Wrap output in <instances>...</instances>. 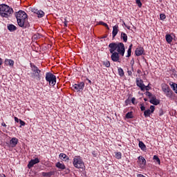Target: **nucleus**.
Instances as JSON below:
<instances>
[{
	"label": "nucleus",
	"mask_w": 177,
	"mask_h": 177,
	"mask_svg": "<svg viewBox=\"0 0 177 177\" xmlns=\"http://www.w3.org/2000/svg\"><path fill=\"white\" fill-rule=\"evenodd\" d=\"M149 102H150V103H151V104H154L155 106L160 104V101L158 100H157V97H156V95L152 96L150 98Z\"/></svg>",
	"instance_id": "2eb2a0df"
},
{
	"label": "nucleus",
	"mask_w": 177,
	"mask_h": 177,
	"mask_svg": "<svg viewBox=\"0 0 177 177\" xmlns=\"http://www.w3.org/2000/svg\"><path fill=\"white\" fill-rule=\"evenodd\" d=\"M118 74H119V75H120V77H124V70H123L122 68H119L118 70Z\"/></svg>",
	"instance_id": "c85d7f7f"
},
{
	"label": "nucleus",
	"mask_w": 177,
	"mask_h": 177,
	"mask_svg": "<svg viewBox=\"0 0 177 177\" xmlns=\"http://www.w3.org/2000/svg\"><path fill=\"white\" fill-rule=\"evenodd\" d=\"M46 81L48 82L50 86H55L56 85V76L50 73L46 74Z\"/></svg>",
	"instance_id": "7ed1b4c3"
},
{
	"label": "nucleus",
	"mask_w": 177,
	"mask_h": 177,
	"mask_svg": "<svg viewBox=\"0 0 177 177\" xmlns=\"http://www.w3.org/2000/svg\"><path fill=\"white\" fill-rule=\"evenodd\" d=\"M19 124H21L19 127H20V128H21V127H24V125H26V122H24L21 120H19Z\"/></svg>",
	"instance_id": "72a5a7b5"
},
{
	"label": "nucleus",
	"mask_w": 177,
	"mask_h": 177,
	"mask_svg": "<svg viewBox=\"0 0 177 177\" xmlns=\"http://www.w3.org/2000/svg\"><path fill=\"white\" fill-rule=\"evenodd\" d=\"M136 3L138 5V8H142V2L140 0H136Z\"/></svg>",
	"instance_id": "473e14b6"
},
{
	"label": "nucleus",
	"mask_w": 177,
	"mask_h": 177,
	"mask_svg": "<svg viewBox=\"0 0 177 177\" xmlns=\"http://www.w3.org/2000/svg\"><path fill=\"white\" fill-rule=\"evenodd\" d=\"M98 24H99L100 26H104V27H106V28H107V30H109V25H107V24L103 22V21H100V22L98 23Z\"/></svg>",
	"instance_id": "7c9ffc66"
},
{
	"label": "nucleus",
	"mask_w": 177,
	"mask_h": 177,
	"mask_svg": "<svg viewBox=\"0 0 177 177\" xmlns=\"http://www.w3.org/2000/svg\"><path fill=\"white\" fill-rule=\"evenodd\" d=\"M152 114L151 111H150V109L146 110L144 111V115L145 117L147 118V117H150V115Z\"/></svg>",
	"instance_id": "393cba45"
},
{
	"label": "nucleus",
	"mask_w": 177,
	"mask_h": 177,
	"mask_svg": "<svg viewBox=\"0 0 177 177\" xmlns=\"http://www.w3.org/2000/svg\"><path fill=\"white\" fill-rule=\"evenodd\" d=\"M165 39L167 42V44H171L172 41L174 40V37L169 34H167L165 35Z\"/></svg>",
	"instance_id": "412c9836"
},
{
	"label": "nucleus",
	"mask_w": 177,
	"mask_h": 177,
	"mask_svg": "<svg viewBox=\"0 0 177 177\" xmlns=\"http://www.w3.org/2000/svg\"><path fill=\"white\" fill-rule=\"evenodd\" d=\"M17 20H23L28 19L27 14L23 10H20L16 14Z\"/></svg>",
	"instance_id": "1a4fd4ad"
},
{
	"label": "nucleus",
	"mask_w": 177,
	"mask_h": 177,
	"mask_svg": "<svg viewBox=\"0 0 177 177\" xmlns=\"http://www.w3.org/2000/svg\"><path fill=\"white\" fill-rule=\"evenodd\" d=\"M55 167H57V168H59V169H61L62 171L66 169V165H64V164L63 163H61L60 162H57L55 164Z\"/></svg>",
	"instance_id": "a211bd4d"
},
{
	"label": "nucleus",
	"mask_w": 177,
	"mask_h": 177,
	"mask_svg": "<svg viewBox=\"0 0 177 177\" xmlns=\"http://www.w3.org/2000/svg\"><path fill=\"white\" fill-rule=\"evenodd\" d=\"M4 63L6 66H9L12 68L15 66V61H13L12 59H6Z\"/></svg>",
	"instance_id": "dca6fc26"
},
{
	"label": "nucleus",
	"mask_w": 177,
	"mask_h": 177,
	"mask_svg": "<svg viewBox=\"0 0 177 177\" xmlns=\"http://www.w3.org/2000/svg\"><path fill=\"white\" fill-rule=\"evenodd\" d=\"M12 13H13V8L6 4L0 5V16H1V17L8 19V17H10Z\"/></svg>",
	"instance_id": "f03ea898"
},
{
	"label": "nucleus",
	"mask_w": 177,
	"mask_h": 177,
	"mask_svg": "<svg viewBox=\"0 0 177 177\" xmlns=\"http://www.w3.org/2000/svg\"><path fill=\"white\" fill-rule=\"evenodd\" d=\"M132 46H133V45L131 44V45L129 46V49L132 50Z\"/></svg>",
	"instance_id": "8fccbe9b"
},
{
	"label": "nucleus",
	"mask_w": 177,
	"mask_h": 177,
	"mask_svg": "<svg viewBox=\"0 0 177 177\" xmlns=\"http://www.w3.org/2000/svg\"><path fill=\"white\" fill-rule=\"evenodd\" d=\"M143 53H145V48L142 47H138L136 49L135 54L136 56H142Z\"/></svg>",
	"instance_id": "4468645a"
},
{
	"label": "nucleus",
	"mask_w": 177,
	"mask_h": 177,
	"mask_svg": "<svg viewBox=\"0 0 177 177\" xmlns=\"http://www.w3.org/2000/svg\"><path fill=\"white\" fill-rule=\"evenodd\" d=\"M37 17H39V18H41V17H44V16H45V12H44V11H42V10H39L38 12H37Z\"/></svg>",
	"instance_id": "a878e982"
},
{
	"label": "nucleus",
	"mask_w": 177,
	"mask_h": 177,
	"mask_svg": "<svg viewBox=\"0 0 177 177\" xmlns=\"http://www.w3.org/2000/svg\"><path fill=\"white\" fill-rule=\"evenodd\" d=\"M115 157L117 160H121L122 158V153H121V152H115Z\"/></svg>",
	"instance_id": "b1692460"
},
{
	"label": "nucleus",
	"mask_w": 177,
	"mask_h": 177,
	"mask_svg": "<svg viewBox=\"0 0 177 177\" xmlns=\"http://www.w3.org/2000/svg\"><path fill=\"white\" fill-rule=\"evenodd\" d=\"M73 167L75 168H84L85 167V165L84 163V161L82 160V158H80V156H75L73 158Z\"/></svg>",
	"instance_id": "39448f33"
},
{
	"label": "nucleus",
	"mask_w": 177,
	"mask_h": 177,
	"mask_svg": "<svg viewBox=\"0 0 177 177\" xmlns=\"http://www.w3.org/2000/svg\"><path fill=\"white\" fill-rule=\"evenodd\" d=\"M149 85H150V84H148V86H145V91H149L150 90V88H149Z\"/></svg>",
	"instance_id": "37998d69"
},
{
	"label": "nucleus",
	"mask_w": 177,
	"mask_h": 177,
	"mask_svg": "<svg viewBox=\"0 0 177 177\" xmlns=\"http://www.w3.org/2000/svg\"><path fill=\"white\" fill-rule=\"evenodd\" d=\"M39 162V159H38V158L31 160L28 164V168L29 169H31V168H32V167H34L35 164H38Z\"/></svg>",
	"instance_id": "9b49d317"
},
{
	"label": "nucleus",
	"mask_w": 177,
	"mask_h": 177,
	"mask_svg": "<svg viewBox=\"0 0 177 177\" xmlns=\"http://www.w3.org/2000/svg\"><path fill=\"white\" fill-rule=\"evenodd\" d=\"M117 34H118V26L116 25L113 27V32H112L113 38H115Z\"/></svg>",
	"instance_id": "6ab92c4d"
},
{
	"label": "nucleus",
	"mask_w": 177,
	"mask_h": 177,
	"mask_svg": "<svg viewBox=\"0 0 177 177\" xmlns=\"http://www.w3.org/2000/svg\"><path fill=\"white\" fill-rule=\"evenodd\" d=\"M129 104V100H125V104H126V106H128Z\"/></svg>",
	"instance_id": "a18cd8bd"
},
{
	"label": "nucleus",
	"mask_w": 177,
	"mask_h": 177,
	"mask_svg": "<svg viewBox=\"0 0 177 177\" xmlns=\"http://www.w3.org/2000/svg\"><path fill=\"white\" fill-rule=\"evenodd\" d=\"M39 11V10H38L37 9H35V8L32 9V12H33V13H35L36 15H37Z\"/></svg>",
	"instance_id": "a19ab883"
},
{
	"label": "nucleus",
	"mask_w": 177,
	"mask_h": 177,
	"mask_svg": "<svg viewBox=\"0 0 177 177\" xmlns=\"http://www.w3.org/2000/svg\"><path fill=\"white\" fill-rule=\"evenodd\" d=\"M0 177H6V176L5 174H0Z\"/></svg>",
	"instance_id": "09e8293b"
},
{
	"label": "nucleus",
	"mask_w": 177,
	"mask_h": 177,
	"mask_svg": "<svg viewBox=\"0 0 177 177\" xmlns=\"http://www.w3.org/2000/svg\"><path fill=\"white\" fill-rule=\"evenodd\" d=\"M160 20H165L167 17L164 14H160Z\"/></svg>",
	"instance_id": "c9c22d12"
},
{
	"label": "nucleus",
	"mask_w": 177,
	"mask_h": 177,
	"mask_svg": "<svg viewBox=\"0 0 177 177\" xmlns=\"http://www.w3.org/2000/svg\"><path fill=\"white\" fill-rule=\"evenodd\" d=\"M162 92H164L165 95L167 97H172V95H174V91L171 90L169 85H167V84H162Z\"/></svg>",
	"instance_id": "423d86ee"
},
{
	"label": "nucleus",
	"mask_w": 177,
	"mask_h": 177,
	"mask_svg": "<svg viewBox=\"0 0 177 177\" xmlns=\"http://www.w3.org/2000/svg\"><path fill=\"white\" fill-rule=\"evenodd\" d=\"M14 118H15V122H20V120H19V118H17V117H15Z\"/></svg>",
	"instance_id": "c03bdc74"
},
{
	"label": "nucleus",
	"mask_w": 177,
	"mask_h": 177,
	"mask_svg": "<svg viewBox=\"0 0 177 177\" xmlns=\"http://www.w3.org/2000/svg\"><path fill=\"white\" fill-rule=\"evenodd\" d=\"M67 171H68V172H70V169H68Z\"/></svg>",
	"instance_id": "603ef678"
},
{
	"label": "nucleus",
	"mask_w": 177,
	"mask_h": 177,
	"mask_svg": "<svg viewBox=\"0 0 177 177\" xmlns=\"http://www.w3.org/2000/svg\"><path fill=\"white\" fill-rule=\"evenodd\" d=\"M73 88L75 92H81V91H84V88H85V83L84 82H78L77 84H75Z\"/></svg>",
	"instance_id": "0eeeda50"
},
{
	"label": "nucleus",
	"mask_w": 177,
	"mask_h": 177,
	"mask_svg": "<svg viewBox=\"0 0 177 177\" xmlns=\"http://www.w3.org/2000/svg\"><path fill=\"white\" fill-rule=\"evenodd\" d=\"M2 127H6V124L5 122L1 123Z\"/></svg>",
	"instance_id": "de8ad7c7"
},
{
	"label": "nucleus",
	"mask_w": 177,
	"mask_h": 177,
	"mask_svg": "<svg viewBox=\"0 0 177 177\" xmlns=\"http://www.w3.org/2000/svg\"><path fill=\"white\" fill-rule=\"evenodd\" d=\"M126 118H133V113L132 112H129L126 114Z\"/></svg>",
	"instance_id": "c756f323"
},
{
	"label": "nucleus",
	"mask_w": 177,
	"mask_h": 177,
	"mask_svg": "<svg viewBox=\"0 0 177 177\" xmlns=\"http://www.w3.org/2000/svg\"><path fill=\"white\" fill-rule=\"evenodd\" d=\"M153 160L155 162H156L159 165L161 164V160H160V158L157 155L153 156Z\"/></svg>",
	"instance_id": "bb28decb"
},
{
	"label": "nucleus",
	"mask_w": 177,
	"mask_h": 177,
	"mask_svg": "<svg viewBox=\"0 0 177 177\" xmlns=\"http://www.w3.org/2000/svg\"><path fill=\"white\" fill-rule=\"evenodd\" d=\"M140 110L141 111H145V110H146V107H145L144 104H141Z\"/></svg>",
	"instance_id": "58836bf2"
},
{
	"label": "nucleus",
	"mask_w": 177,
	"mask_h": 177,
	"mask_svg": "<svg viewBox=\"0 0 177 177\" xmlns=\"http://www.w3.org/2000/svg\"><path fill=\"white\" fill-rule=\"evenodd\" d=\"M109 52L111 53L112 62L120 63V55L124 56L125 54V46L122 43H111L109 45Z\"/></svg>",
	"instance_id": "f257e3e1"
},
{
	"label": "nucleus",
	"mask_w": 177,
	"mask_h": 177,
	"mask_svg": "<svg viewBox=\"0 0 177 177\" xmlns=\"http://www.w3.org/2000/svg\"><path fill=\"white\" fill-rule=\"evenodd\" d=\"M88 82H91V80H88Z\"/></svg>",
	"instance_id": "864d4df0"
},
{
	"label": "nucleus",
	"mask_w": 177,
	"mask_h": 177,
	"mask_svg": "<svg viewBox=\"0 0 177 177\" xmlns=\"http://www.w3.org/2000/svg\"><path fill=\"white\" fill-rule=\"evenodd\" d=\"M136 85H137V86H138V88H140V90L142 92H145V88H146V86L145 85V84H143V80H142L137 78L136 79Z\"/></svg>",
	"instance_id": "9d476101"
},
{
	"label": "nucleus",
	"mask_w": 177,
	"mask_h": 177,
	"mask_svg": "<svg viewBox=\"0 0 177 177\" xmlns=\"http://www.w3.org/2000/svg\"><path fill=\"white\" fill-rule=\"evenodd\" d=\"M2 63H3V61L2 60V58H0V66H2Z\"/></svg>",
	"instance_id": "49530a36"
},
{
	"label": "nucleus",
	"mask_w": 177,
	"mask_h": 177,
	"mask_svg": "<svg viewBox=\"0 0 177 177\" xmlns=\"http://www.w3.org/2000/svg\"><path fill=\"white\" fill-rule=\"evenodd\" d=\"M145 95H146V96H147V97H149L150 99H151V97H153V96H154V95H153V94H151V93H150V92H149V91H147V92L145 93Z\"/></svg>",
	"instance_id": "2f4dec72"
},
{
	"label": "nucleus",
	"mask_w": 177,
	"mask_h": 177,
	"mask_svg": "<svg viewBox=\"0 0 177 177\" xmlns=\"http://www.w3.org/2000/svg\"><path fill=\"white\" fill-rule=\"evenodd\" d=\"M131 53H132V50L129 48L128 50H127V57H130Z\"/></svg>",
	"instance_id": "e433bc0d"
},
{
	"label": "nucleus",
	"mask_w": 177,
	"mask_h": 177,
	"mask_svg": "<svg viewBox=\"0 0 177 177\" xmlns=\"http://www.w3.org/2000/svg\"><path fill=\"white\" fill-rule=\"evenodd\" d=\"M59 158L62 160V161H68V160H70V158H68L66 153H60Z\"/></svg>",
	"instance_id": "aec40b11"
},
{
	"label": "nucleus",
	"mask_w": 177,
	"mask_h": 177,
	"mask_svg": "<svg viewBox=\"0 0 177 177\" xmlns=\"http://www.w3.org/2000/svg\"><path fill=\"white\" fill-rule=\"evenodd\" d=\"M103 64L105 67H110V62L109 61L104 62Z\"/></svg>",
	"instance_id": "f704fd0d"
},
{
	"label": "nucleus",
	"mask_w": 177,
	"mask_h": 177,
	"mask_svg": "<svg viewBox=\"0 0 177 177\" xmlns=\"http://www.w3.org/2000/svg\"><path fill=\"white\" fill-rule=\"evenodd\" d=\"M9 31H16L17 28L15 25L11 24L8 26Z\"/></svg>",
	"instance_id": "cd10ccee"
},
{
	"label": "nucleus",
	"mask_w": 177,
	"mask_h": 177,
	"mask_svg": "<svg viewBox=\"0 0 177 177\" xmlns=\"http://www.w3.org/2000/svg\"><path fill=\"white\" fill-rule=\"evenodd\" d=\"M30 67L33 73L32 77L35 78L37 81H39L41 80V75H39L41 73V70H39L37 66L32 64H30Z\"/></svg>",
	"instance_id": "20e7f679"
},
{
	"label": "nucleus",
	"mask_w": 177,
	"mask_h": 177,
	"mask_svg": "<svg viewBox=\"0 0 177 177\" xmlns=\"http://www.w3.org/2000/svg\"><path fill=\"white\" fill-rule=\"evenodd\" d=\"M150 111H151V113H154V110H156V108L154 107V106H153V105H151V106H150Z\"/></svg>",
	"instance_id": "4c0bfd02"
},
{
	"label": "nucleus",
	"mask_w": 177,
	"mask_h": 177,
	"mask_svg": "<svg viewBox=\"0 0 177 177\" xmlns=\"http://www.w3.org/2000/svg\"><path fill=\"white\" fill-rule=\"evenodd\" d=\"M121 39H122L124 42H127L128 41V35H127L126 33L122 32Z\"/></svg>",
	"instance_id": "5701e85b"
},
{
	"label": "nucleus",
	"mask_w": 177,
	"mask_h": 177,
	"mask_svg": "<svg viewBox=\"0 0 177 177\" xmlns=\"http://www.w3.org/2000/svg\"><path fill=\"white\" fill-rule=\"evenodd\" d=\"M138 160L140 168H143L144 167L146 166V159H145L143 156H139L138 158Z\"/></svg>",
	"instance_id": "f8f14e48"
},
{
	"label": "nucleus",
	"mask_w": 177,
	"mask_h": 177,
	"mask_svg": "<svg viewBox=\"0 0 177 177\" xmlns=\"http://www.w3.org/2000/svg\"><path fill=\"white\" fill-rule=\"evenodd\" d=\"M18 26L21 27L22 28H27L28 27V18H26L25 19H19L17 20Z\"/></svg>",
	"instance_id": "6e6552de"
},
{
	"label": "nucleus",
	"mask_w": 177,
	"mask_h": 177,
	"mask_svg": "<svg viewBox=\"0 0 177 177\" xmlns=\"http://www.w3.org/2000/svg\"><path fill=\"white\" fill-rule=\"evenodd\" d=\"M39 11V10H38L37 9H35V8L32 9V12H33V13H35L36 15H37Z\"/></svg>",
	"instance_id": "ea45409f"
},
{
	"label": "nucleus",
	"mask_w": 177,
	"mask_h": 177,
	"mask_svg": "<svg viewBox=\"0 0 177 177\" xmlns=\"http://www.w3.org/2000/svg\"><path fill=\"white\" fill-rule=\"evenodd\" d=\"M138 146H139L140 149H141V150H142L143 151H145V150H146V145H145V143H143V142L139 141Z\"/></svg>",
	"instance_id": "4be33fe9"
},
{
	"label": "nucleus",
	"mask_w": 177,
	"mask_h": 177,
	"mask_svg": "<svg viewBox=\"0 0 177 177\" xmlns=\"http://www.w3.org/2000/svg\"><path fill=\"white\" fill-rule=\"evenodd\" d=\"M55 174H56V171L41 173L42 176H44V177L54 176V175H55Z\"/></svg>",
	"instance_id": "f3484780"
},
{
	"label": "nucleus",
	"mask_w": 177,
	"mask_h": 177,
	"mask_svg": "<svg viewBox=\"0 0 177 177\" xmlns=\"http://www.w3.org/2000/svg\"><path fill=\"white\" fill-rule=\"evenodd\" d=\"M136 100V98L133 97V98L131 99V103H133V104H136V103H135Z\"/></svg>",
	"instance_id": "79ce46f5"
},
{
	"label": "nucleus",
	"mask_w": 177,
	"mask_h": 177,
	"mask_svg": "<svg viewBox=\"0 0 177 177\" xmlns=\"http://www.w3.org/2000/svg\"><path fill=\"white\" fill-rule=\"evenodd\" d=\"M19 143V139L16 138H12L10 140V147H16V146H17V144Z\"/></svg>",
	"instance_id": "ddd939ff"
},
{
	"label": "nucleus",
	"mask_w": 177,
	"mask_h": 177,
	"mask_svg": "<svg viewBox=\"0 0 177 177\" xmlns=\"http://www.w3.org/2000/svg\"><path fill=\"white\" fill-rule=\"evenodd\" d=\"M64 26H65V27H67V21H66L64 22Z\"/></svg>",
	"instance_id": "3c124183"
}]
</instances>
